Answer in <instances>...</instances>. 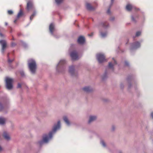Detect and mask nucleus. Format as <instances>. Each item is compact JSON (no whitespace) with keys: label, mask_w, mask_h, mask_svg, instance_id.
Returning a JSON list of instances; mask_svg holds the SVG:
<instances>
[{"label":"nucleus","mask_w":153,"mask_h":153,"mask_svg":"<svg viewBox=\"0 0 153 153\" xmlns=\"http://www.w3.org/2000/svg\"><path fill=\"white\" fill-rule=\"evenodd\" d=\"M60 128V122L59 121H58L57 124H54L52 131L48 134H44L42 141L39 142V145H41L43 143H46L48 142L52 138L53 135L56 131L59 129Z\"/></svg>","instance_id":"1"},{"label":"nucleus","mask_w":153,"mask_h":153,"mask_svg":"<svg viewBox=\"0 0 153 153\" xmlns=\"http://www.w3.org/2000/svg\"><path fill=\"white\" fill-rule=\"evenodd\" d=\"M28 65L30 70L32 74H34L36 72L37 67L35 61L30 59L28 61Z\"/></svg>","instance_id":"2"},{"label":"nucleus","mask_w":153,"mask_h":153,"mask_svg":"<svg viewBox=\"0 0 153 153\" xmlns=\"http://www.w3.org/2000/svg\"><path fill=\"white\" fill-rule=\"evenodd\" d=\"M5 81L7 88L9 90L12 89L13 88V79L9 77H7L6 78Z\"/></svg>","instance_id":"3"},{"label":"nucleus","mask_w":153,"mask_h":153,"mask_svg":"<svg viewBox=\"0 0 153 153\" xmlns=\"http://www.w3.org/2000/svg\"><path fill=\"white\" fill-rule=\"evenodd\" d=\"M96 58L98 62L100 63H102L106 61L105 58V56L102 53L97 54L96 55Z\"/></svg>","instance_id":"4"},{"label":"nucleus","mask_w":153,"mask_h":153,"mask_svg":"<svg viewBox=\"0 0 153 153\" xmlns=\"http://www.w3.org/2000/svg\"><path fill=\"white\" fill-rule=\"evenodd\" d=\"M70 55L73 60H76L79 58V57L77 53L75 51L71 52Z\"/></svg>","instance_id":"5"},{"label":"nucleus","mask_w":153,"mask_h":153,"mask_svg":"<svg viewBox=\"0 0 153 153\" xmlns=\"http://www.w3.org/2000/svg\"><path fill=\"white\" fill-rule=\"evenodd\" d=\"M0 44H1L2 46L1 52L3 53L6 47V41L4 40H0Z\"/></svg>","instance_id":"6"},{"label":"nucleus","mask_w":153,"mask_h":153,"mask_svg":"<svg viewBox=\"0 0 153 153\" xmlns=\"http://www.w3.org/2000/svg\"><path fill=\"white\" fill-rule=\"evenodd\" d=\"M97 117L96 115H91L89 117V119L88 120V123H90L96 120Z\"/></svg>","instance_id":"7"},{"label":"nucleus","mask_w":153,"mask_h":153,"mask_svg":"<svg viewBox=\"0 0 153 153\" xmlns=\"http://www.w3.org/2000/svg\"><path fill=\"white\" fill-rule=\"evenodd\" d=\"M33 2L31 1H29L27 4V9L29 11L30 10H33Z\"/></svg>","instance_id":"8"},{"label":"nucleus","mask_w":153,"mask_h":153,"mask_svg":"<svg viewBox=\"0 0 153 153\" xmlns=\"http://www.w3.org/2000/svg\"><path fill=\"white\" fill-rule=\"evenodd\" d=\"M140 46V43L138 42H137L132 44L131 49H136Z\"/></svg>","instance_id":"9"},{"label":"nucleus","mask_w":153,"mask_h":153,"mask_svg":"<svg viewBox=\"0 0 153 153\" xmlns=\"http://www.w3.org/2000/svg\"><path fill=\"white\" fill-rule=\"evenodd\" d=\"M77 42L79 44H83L85 42V38L82 36H80L78 39Z\"/></svg>","instance_id":"10"},{"label":"nucleus","mask_w":153,"mask_h":153,"mask_svg":"<svg viewBox=\"0 0 153 153\" xmlns=\"http://www.w3.org/2000/svg\"><path fill=\"white\" fill-rule=\"evenodd\" d=\"M69 72L72 76H74L76 73L74 70V67L73 66L70 67L69 68Z\"/></svg>","instance_id":"11"},{"label":"nucleus","mask_w":153,"mask_h":153,"mask_svg":"<svg viewBox=\"0 0 153 153\" xmlns=\"http://www.w3.org/2000/svg\"><path fill=\"white\" fill-rule=\"evenodd\" d=\"M113 61L111 62H109L108 64V67L109 68L113 69V67L117 64L116 62L115 61V60L113 59Z\"/></svg>","instance_id":"12"},{"label":"nucleus","mask_w":153,"mask_h":153,"mask_svg":"<svg viewBox=\"0 0 153 153\" xmlns=\"http://www.w3.org/2000/svg\"><path fill=\"white\" fill-rule=\"evenodd\" d=\"M3 136L4 138L7 140L9 141L10 139V137L9 134L6 131L4 132Z\"/></svg>","instance_id":"13"},{"label":"nucleus","mask_w":153,"mask_h":153,"mask_svg":"<svg viewBox=\"0 0 153 153\" xmlns=\"http://www.w3.org/2000/svg\"><path fill=\"white\" fill-rule=\"evenodd\" d=\"M54 29V25L53 23L51 24L49 26V30L51 33L53 35V31Z\"/></svg>","instance_id":"14"},{"label":"nucleus","mask_w":153,"mask_h":153,"mask_svg":"<svg viewBox=\"0 0 153 153\" xmlns=\"http://www.w3.org/2000/svg\"><path fill=\"white\" fill-rule=\"evenodd\" d=\"M6 119L2 117H0V124L3 125L4 124L6 121Z\"/></svg>","instance_id":"15"},{"label":"nucleus","mask_w":153,"mask_h":153,"mask_svg":"<svg viewBox=\"0 0 153 153\" xmlns=\"http://www.w3.org/2000/svg\"><path fill=\"white\" fill-rule=\"evenodd\" d=\"M65 63V60L62 59L60 60L57 65V69L59 67V66H60L64 64Z\"/></svg>","instance_id":"16"},{"label":"nucleus","mask_w":153,"mask_h":153,"mask_svg":"<svg viewBox=\"0 0 153 153\" xmlns=\"http://www.w3.org/2000/svg\"><path fill=\"white\" fill-rule=\"evenodd\" d=\"M83 90L85 92H89L92 90L91 88L89 87H85L83 88Z\"/></svg>","instance_id":"17"},{"label":"nucleus","mask_w":153,"mask_h":153,"mask_svg":"<svg viewBox=\"0 0 153 153\" xmlns=\"http://www.w3.org/2000/svg\"><path fill=\"white\" fill-rule=\"evenodd\" d=\"M63 120L68 126H69L70 125V123L66 116H64L63 117Z\"/></svg>","instance_id":"18"},{"label":"nucleus","mask_w":153,"mask_h":153,"mask_svg":"<svg viewBox=\"0 0 153 153\" xmlns=\"http://www.w3.org/2000/svg\"><path fill=\"white\" fill-rule=\"evenodd\" d=\"M133 8L132 6L130 4H128L126 7V9L128 11H130Z\"/></svg>","instance_id":"19"},{"label":"nucleus","mask_w":153,"mask_h":153,"mask_svg":"<svg viewBox=\"0 0 153 153\" xmlns=\"http://www.w3.org/2000/svg\"><path fill=\"white\" fill-rule=\"evenodd\" d=\"M86 6L87 8L89 10H92L94 9L90 4L89 3H87L86 4Z\"/></svg>","instance_id":"20"},{"label":"nucleus","mask_w":153,"mask_h":153,"mask_svg":"<svg viewBox=\"0 0 153 153\" xmlns=\"http://www.w3.org/2000/svg\"><path fill=\"white\" fill-rule=\"evenodd\" d=\"M5 108V107H4L2 104L0 102V111H4Z\"/></svg>","instance_id":"21"},{"label":"nucleus","mask_w":153,"mask_h":153,"mask_svg":"<svg viewBox=\"0 0 153 153\" xmlns=\"http://www.w3.org/2000/svg\"><path fill=\"white\" fill-rule=\"evenodd\" d=\"M107 33L106 32H105L104 33L100 32V35L102 37H105L107 36Z\"/></svg>","instance_id":"22"},{"label":"nucleus","mask_w":153,"mask_h":153,"mask_svg":"<svg viewBox=\"0 0 153 153\" xmlns=\"http://www.w3.org/2000/svg\"><path fill=\"white\" fill-rule=\"evenodd\" d=\"M23 14V13L22 11L21 10H20L17 16V18H18L19 17H20Z\"/></svg>","instance_id":"23"},{"label":"nucleus","mask_w":153,"mask_h":153,"mask_svg":"<svg viewBox=\"0 0 153 153\" xmlns=\"http://www.w3.org/2000/svg\"><path fill=\"white\" fill-rule=\"evenodd\" d=\"M36 13L35 12H34L33 13L31 16L30 17V19L31 20L34 16L36 15Z\"/></svg>","instance_id":"24"},{"label":"nucleus","mask_w":153,"mask_h":153,"mask_svg":"<svg viewBox=\"0 0 153 153\" xmlns=\"http://www.w3.org/2000/svg\"><path fill=\"white\" fill-rule=\"evenodd\" d=\"M101 144L102 145V146L105 147L106 146L105 143V142L103 140H101L100 142Z\"/></svg>","instance_id":"25"},{"label":"nucleus","mask_w":153,"mask_h":153,"mask_svg":"<svg viewBox=\"0 0 153 153\" xmlns=\"http://www.w3.org/2000/svg\"><path fill=\"white\" fill-rule=\"evenodd\" d=\"M63 1V0H55V1L56 3L58 4L61 3Z\"/></svg>","instance_id":"26"},{"label":"nucleus","mask_w":153,"mask_h":153,"mask_svg":"<svg viewBox=\"0 0 153 153\" xmlns=\"http://www.w3.org/2000/svg\"><path fill=\"white\" fill-rule=\"evenodd\" d=\"M141 32L140 31H137L136 33V36H140L141 34Z\"/></svg>","instance_id":"27"},{"label":"nucleus","mask_w":153,"mask_h":153,"mask_svg":"<svg viewBox=\"0 0 153 153\" xmlns=\"http://www.w3.org/2000/svg\"><path fill=\"white\" fill-rule=\"evenodd\" d=\"M8 13L9 14H11L13 13V12L11 10H9L8 11Z\"/></svg>","instance_id":"28"},{"label":"nucleus","mask_w":153,"mask_h":153,"mask_svg":"<svg viewBox=\"0 0 153 153\" xmlns=\"http://www.w3.org/2000/svg\"><path fill=\"white\" fill-rule=\"evenodd\" d=\"M21 85L20 83H18L17 86L18 88H20L21 87Z\"/></svg>","instance_id":"29"},{"label":"nucleus","mask_w":153,"mask_h":153,"mask_svg":"<svg viewBox=\"0 0 153 153\" xmlns=\"http://www.w3.org/2000/svg\"><path fill=\"white\" fill-rule=\"evenodd\" d=\"M16 45V44L15 43H11V45L12 46H14Z\"/></svg>","instance_id":"30"},{"label":"nucleus","mask_w":153,"mask_h":153,"mask_svg":"<svg viewBox=\"0 0 153 153\" xmlns=\"http://www.w3.org/2000/svg\"><path fill=\"white\" fill-rule=\"evenodd\" d=\"M107 13L108 14H109L110 13V10L109 9H108L107 11Z\"/></svg>","instance_id":"31"},{"label":"nucleus","mask_w":153,"mask_h":153,"mask_svg":"<svg viewBox=\"0 0 153 153\" xmlns=\"http://www.w3.org/2000/svg\"><path fill=\"white\" fill-rule=\"evenodd\" d=\"M3 150V149L1 146L0 145V152L2 151Z\"/></svg>","instance_id":"32"},{"label":"nucleus","mask_w":153,"mask_h":153,"mask_svg":"<svg viewBox=\"0 0 153 153\" xmlns=\"http://www.w3.org/2000/svg\"><path fill=\"white\" fill-rule=\"evenodd\" d=\"M93 35V33H91L90 34H88V36H92Z\"/></svg>","instance_id":"33"},{"label":"nucleus","mask_w":153,"mask_h":153,"mask_svg":"<svg viewBox=\"0 0 153 153\" xmlns=\"http://www.w3.org/2000/svg\"><path fill=\"white\" fill-rule=\"evenodd\" d=\"M125 65H128V63L127 62H125Z\"/></svg>","instance_id":"34"},{"label":"nucleus","mask_w":153,"mask_h":153,"mask_svg":"<svg viewBox=\"0 0 153 153\" xmlns=\"http://www.w3.org/2000/svg\"><path fill=\"white\" fill-rule=\"evenodd\" d=\"M0 36L1 37H3L4 36V35L2 33H0Z\"/></svg>","instance_id":"35"},{"label":"nucleus","mask_w":153,"mask_h":153,"mask_svg":"<svg viewBox=\"0 0 153 153\" xmlns=\"http://www.w3.org/2000/svg\"><path fill=\"white\" fill-rule=\"evenodd\" d=\"M151 116L153 118V112L151 113Z\"/></svg>","instance_id":"36"},{"label":"nucleus","mask_w":153,"mask_h":153,"mask_svg":"<svg viewBox=\"0 0 153 153\" xmlns=\"http://www.w3.org/2000/svg\"><path fill=\"white\" fill-rule=\"evenodd\" d=\"M131 19H132L133 21H134V18L133 16H132L131 17Z\"/></svg>","instance_id":"37"},{"label":"nucleus","mask_w":153,"mask_h":153,"mask_svg":"<svg viewBox=\"0 0 153 153\" xmlns=\"http://www.w3.org/2000/svg\"><path fill=\"white\" fill-rule=\"evenodd\" d=\"M17 19H16V20H15L14 21V23H16V21H17Z\"/></svg>","instance_id":"38"},{"label":"nucleus","mask_w":153,"mask_h":153,"mask_svg":"<svg viewBox=\"0 0 153 153\" xmlns=\"http://www.w3.org/2000/svg\"><path fill=\"white\" fill-rule=\"evenodd\" d=\"M5 25L7 26V22H5Z\"/></svg>","instance_id":"39"},{"label":"nucleus","mask_w":153,"mask_h":153,"mask_svg":"<svg viewBox=\"0 0 153 153\" xmlns=\"http://www.w3.org/2000/svg\"><path fill=\"white\" fill-rule=\"evenodd\" d=\"M12 61H11V60H10V59H9V60H8V62H11Z\"/></svg>","instance_id":"40"},{"label":"nucleus","mask_w":153,"mask_h":153,"mask_svg":"<svg viewBox=\"0 0 153 153\" xmlns=\"http://www.w3.org/2000/svg\"><path fill=\"white\" fill-rule=\"evenodd\" d=\"M114 0H111V2L113 3Z\"/></svg>","instance_id":"41"},{"label":"nucleus","mask_w":153,"mask_h":153,"mask_svg":"<svg viewBox=\"0 0 153 153\" xmlns=\"http://www.w3.org/2000/svg\"><path fill=\"white\" fill-rule=\"evenodd\" d=\"M112 128H113V129L114 130L115 128V127L114 126H113Z\"/></svg>","instance_id":"42"},{"label":"nucleus","mask_w":153,"mask_h":153,"mask_svg":"<svg viewBox=\"0 0 153 153\" xmlns=\"http://www.w3.org/2000/svg\"><path fill=\"white\" fill-rule=\"evenodd\" d=\"M21 75H22V76H23V74L21 73Z\"/></svg>","instance_id":"43"},{"label":"nucleus","mask_w":153,"mask_h":153,"mask_svg":"<svg viewBox=\"0 0 153 153\" xmlns=\"http://www.w3.org/2000/svg\"><path fill=\"white\" fill-rule=\"evenodd\" d=\"M120 153H122L121 152H120Z\"/></svg>","instance_id":"44"}]
</instances>
